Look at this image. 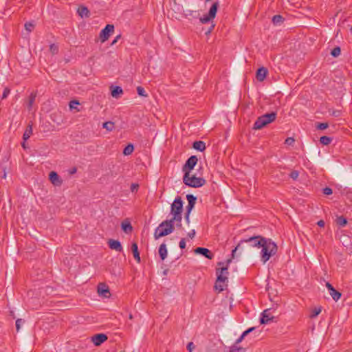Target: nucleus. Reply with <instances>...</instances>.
I'll return each mask as SVG.
<instances>
[{
	"instance_id": "obj_18",
	"label": "nucleus",
	"mask_w": 352,
	"mask_h": 352,
	"mask_svg": "<svg viewBox=\"0 0 352 352\" xmlns=\"http://www.w3.org/2000/svg\"><path fill=\"white\" fill-rule=\"evenodd\" d=\"M267 73H268V71L265 67H260L256 71V79L260 82L263 81L264 79L265 78Z\"/></svg>"
},
{
	"instance_id": "obj_48",
	"label": "nucleus",
	"mask_w": 352,
	"mask_h": 352,
	"mask_svg": "<svg viewBox=\"0 0 352 352\" xmlns=\"http://www.w3.org/2000/svg\"><path fill=\"white\" fill-rule=\"evenodd\" d=\"M138 188H139V185H138V184H135V183H133V184H132L131 185V192H137V191H138Z\"/></svg>"
},
{
	"instance_id": "obj_23",
	"label": "nucleus",
	"mask_w": 352,
	"mask_h": 352,
	"mask_svg": "<svg viewBox=\"0 0 352 352\" xmlns=\"http://www.w3.org/2000/svg\"><path fill=\"white\" fill-rule=\"evenodd\" d=\"M159 255L162 261L167 256V248L165 243H162L159 248Z\"/></svg>"
},
{
	"instance_id": "obj_45",
	"label": "nucleus",
	"mask_w": 352,
	"mask_h": 352,
	"mask_svg": "<svg viewBox=\"0 0 352 352\" xmlns=\"http://www.w3.org/2000/svg\"><path fill=\"white\" fill-rule=\"evenodd\" d=\"M24 321L22 319H17L16 320V331H19L21 327V324L23 323Z\"/></svg>"
},
{
	"instance_id": "obj_59",
	"label": "nucleus",
	"mask_w": 352,
	"mask_h": 352,
	"mask_svg": "<svg viewBox=\"0 0 352 352\" xmlns=\"http://www.w3.org/2000/svg\"><path fill=\"white\" fill-rule=\"evenodd\" d=\"M324 221L323 220H320L318 221L317 225L321 228L324 226Z\"/></svg>"
},
{
	"instance_id": "obj_21",
	"label": "nucleus",
	"mask_w": 352,
	"mask_h": 352,
	"mask_svg": "<svg viewBox=\"0 0 352 352\" xmlns=\"http://www.w3.org/2000/svg\"><path fill=\"white\" fill-rule=\"evenodd\" d=\"M111 94L115 98H118L123 94L122 89L119 86H111Z\"/></svg>"
},
{
	"instance_id": "obj_43",
	"label": "nucleus",
	"mask_w": 352,
	"mask_h": 352,
	"mask_svg": "<svg viewBox=\"0 0 352 352\" xmlns=\"http://www.w3.org/2000/svg\"><path fill=\"white\" fill-rule=\"evenodd\" d=\"M10 93V89L8 87H6L3 90V94H2V99H5L8 97V96Z\"/></svg>"
},
{
	"instance_id": "obj_15",
	"label": "nucleus",
	"mask_w": 352,
	"mask_h": 352,
	"mask_svg": "<svg viewBox=\"0 0 352 352\" xmlns=\"http://www.w3.org/2000/svg\"><path fill=\"white\" fill-rule=\"evenodd\" d=\"M195 253L201 254L208 259H212L214 254L210 250L206 248L198 247L195 250Z\"/></svg>"
},
{
	"instance_id": "obj_63",
	"label": "nucleus",
	"mask_w": 352,
	"mask_h": 352,
	"mask_svg": "<svg viewBox=\"0 0 352 352\" xmlns=\"http://www.w3.org/2000/svg\"><path fill=\"white\" fill-rule=\"evenodd\" d=\"M129 319L132 320L133 319V315L131 314H129Z\"/></svg>"
},
{
	"instance_id": "obj_14",
	"label": "nucleus",
	"mask_w": 352,
	"mask_h": 352,
	"mask_svg": "<svg viewBox=\"0 0 352 352\" xmlns=\"http://www.w3.org/2000/svg\"><path fill=\"white\" fill-rule=\"evenodd\" d=\"M107 336L104 333H98L91 337V341L95 346H100L107 340Z\"/></svg>"
},
{
	"instance_id": "obj_60",
	"label": "nucleus",
	"mask_w": 352,
	"mask_h": 352,
	"mask_svg": "<svg viewBox=\"0 0 352 352\" xmlns=\"http://www.w3.org/2000/svg\"><path fill=\"white\" fill-rule=\"evenodd\" d=\"M232 258H233L232 257L231 258L228 259V260L226 261V263H225V264H224V265H224L225 267H227L228 268L229 265H230V263L232 262Z\"/></svg>"
},
{
	"instance_id": "obj_51",
	"label": "nucleus",
	"mask_w": 352,
	"mask_h": 352,
	"mask_svg": "<svg viewBox=\"0 0 352 352\" xmlns=\"http://www.w3.org/2000/svg\"><path fill=\"white\" fill-rule=\"evenodd\" d=\"M195 349V346H194V344L190 342L187 345V349L190 351V352H192V350Z\"/></svg>"
},
{
	"instance_id": "obj_41",
	"label": "nucleus",
	"mask_w": 352,
	"mask_h": 352,
	"mask_svg": "<svg viewBox=\"0 0 352 352\" xmlns=\"http://www.w3.org/2000/svg\"><path fill=\"white\" fill-rule=\"evenodd\" d=\"M50 51L52 54H56L58 52V47L55 44H51L50 45Z\"/></svg>"
},
{
	"instance_id": "obj_57",
	"label": "nucleus",
	"mask_w": 352,
	"mask_h": 352,
	"mask_svg": "<svg viewBox=\"0 0 352 352\" xmlns=\"http://www.w3.org/2000/svg\"><path fill=\"white\" fill-rule=\"evenodd\" d=\"M326 287H327V289H329V292H331V290H332L334 287L332 286V285L331 283H329V282H327L326 283Z\"/></svg>"
},
{
	"instance_id": "obj_24",
	"label": "nucleus",
	"mask_w": 352,
	"mask_h": 352,
	"mask_svg": "<svg viewBox=\"0 0 352 352\" xmlns=\"http://www.w3.org/2000/svg\"><path fill=\"white\" fill-rule=\"evenodd\" d=\"M192 147L199 151H204L206 149V144L203 141H195L193 142Z\"/></svg>"
},
{
	"instance_id": "obj_9",
	"label": "nucleus",
	"mask_w": 352,
	"mask_h": 352,
	"mask_svg": "<svg viewBox=\"0 0 352 352\" xmlns=\"http://www.w3.org/2000/svg\"><path fill=\"white\" fill-rule=\"evenodd\" d=\"M114 32V25L112 24H107L100 33V39L102 43L105 42L109 39L111 34Z\"/></svg>"
},
{
	"instance_id": "obj_25",
	"label": "nucleus",
	"mask_w": 352,
	"mask_h": 352,
	"mask_svg": "<svg viewBox=\"0 0 352 352\" xmlns=\"http://www.w3.org/2000/svg\"><path fill=\"white\" fill-rule=\"evenodd\" d=\"M78 14L82 18H83V17H89V10L85 6H80L78 9Z\"/></svg>"
},
{
	"instance_id": "obj_50",
	"label": "nucleus",
	"mask_w": 352,
	"mask_h": 352,
	"mask_svg": "<svg viewBox=\"0 0 352 352\" xmlns=\"http://www.w3.org/2000/svg\"><path fill=\"white\" fill-rule=\"evenodd\" d=\"M179 246L181 249H184L186 248V241L185 239H182L179 241Z\"/></svg>"
},
{
	"instance_id": "obj_26",
	"label": "nucleus",
	"mask_w": 352,
	"mask_h": 352,
	"mask_svg": "<svg viewBox=\"0 0 352 352\" xmlns=\"http://www.w3.org/2000/svg\"><path fill=\"white\" fill-rule=\"evenodd\" d=\"M32 134V124H30L27 126V128L23 135V140L24 141H27L30 138Z\"/></svg>"
},
{
	"instance_id": "obj_5",
	"label": "nucleus",
	"mask_w": 352,
	"mask_h": 352,
	"mask_svg": "<svg viewBox=\"0 0 352 352\" xmlns=\"http://www.w3.org/2000/svg\"><path fill=\"white\" fill-rule=\"evenodd\" d=\"M184 202L181 197H177L170 206V214L172 218L170 220H179L182 217Z\"/></svg>"
},
{
	"instance_id": "obj_53",
	"label": "nucleus",
	"mask_w": 352,
	"mask_h": 352,
	"mask_svg": "<svg viewBox=\"0 0 352 352\" xmlns=\"http://www.w3.org/2000/svg\"><path fill=\"white\" fill-rule=\"evenodd\" d=\"M195 234H196L195 230H192L190 232H189L188 233V236L189 238H190L191 239H192L195 237Z\"/></svg>"
},
{
	"instance_id": "obj_52",
	"label": "nucleus",
	"mask_w": 352,
	"mask_h": 352,
	"mask_svg": "<svg viewBox=\"0 0 352 352\" xmlns=\"http://www.w3.org/2000/svg\"><path fill=\"white\" fill-rule=\"evenodd\" d=\"M245 336H246V335H244V333H243L241 336L236 340L234 345L236 346V344L240 343L244 339Z\"/></svg>"
},
{
	"instance_id": "obj_34",
	"label": "nucleus",
	"mask_w": 352,
	"mask_h": 352,
	"mask_svg": "<svg viewBox=\"0 0 352 352\" xmlns=\"http://www.w3.org/2000/svg\"><path fill=\"white\" fill-rule=\"evenodd\" d=\"M321 312V307H315L311 312L309 317L311 318H316Z\"/></svg>"
},
{
	"instance_id": "obj_64",
	"label": "nucleus",
	"mask_w": 352,
	"mask_h": 352,
	"mask_svg": "<svg viewBox=\"0 0 352 352\" xmlns=\"http://www.w3.org/2000/svg\"><path fill=\"white\" fill-rule=\"evenodd\" d=\"M6 177V173H4V174L2 176V178L5 179Z\"/></svg>"
},
{
	"instance_id": "obj_4",
	"label": "nucleus",
	"mask_w": 352,
	"mask_h": 352,
	"mask_svg": "<svg viewBox=\"0 0 352 352\" xmlns=\"http://www.w3.org/2000/svg\"><path fill=\"white\" fill-rule=\"evenodd\" d=\"M276 112H271L268 113H265L264 115H262L259 116L256 120L255 121L253 129L254 130H258L261 129L266 125H267L270 123H272L276 120Z\"/></svg>"
},
{
	"instance_id": "obj_62",
	"label": "nucleus",
	"mask_w": 352,
	"mask_h": 352,
	"mask_svg": "<svg viewBox=\"0 0 352 352\" xmlns=\"http://www.w3.org/2000/svg\"><path fill=\"white\" fill-rule=\"evenodd\" d=\"M214 27V25H212L210 29H208V31L206 32V34L210 33Z\"/></svg>"
},
{
	"instance_id": "obj_20",
	"label": "nucleus",
	"mask_w": 352,
	"mask_h": 352,
	"mask_svg": "<svg viewBox=\"0 0 352 352\" xmlns=\"http://www.w3.org/2000/svg\"><path fill=\"white\" fill-rule=\"evenodd\" d=\"M122 230L126 234L131 233L133 231V226L129 220H124L121 223Z\"/></svg>"
},
{
	"instance_id": "obj_17",
	"label": "nucleus",
	"mask_w": 352,
	"mask_h": 352,
	"mask_svg": "<svg viewBox=\"0 0 352 352\" xmlns=\"http://www.w3.org/2000/svg\"><path fill=\"white\" fill-rule=\"evenodd\" d=\"M186 199L188 201V206H186V212L188 213H190L192 209L195 205L197 197L192 195L189 194L186 195Z\"/></svg>"
},
{
	"instance_id": "obj_49",
	"label": "nucleus",
	"mask_w": 352,
	"mask_h": 352,
	"mask_svg": "<svg viewBox=\"0 0 352 352\" xmlns=\"http://www.w3.org/2000/svg\"><path fill=\"white\" fill-rule=\"evenodd\" d=\"M179 220H174V223H176V226L178 228H182V217H181L180 219H178Z\"/></svg>"
},
{
	"instance_id": "obj_33",
	"label": "nucleus",
	"mask_w": 352,
	"mask_h": 352,
	"mask_svg": "<svg viewBox=\"0 0 352 352\" xmlns=\"http://www.w3.org/2000/svg\"><path fill=\"white\" fill-rule=\"evenodd\" d=\"M332 141V138L328 136H322L320 138V142L323 145H329Z\"/></svg>"
},
{
	"instance_id": "obj_37",
	"label": "nucleus",
	"mask_w": 352,
	"mask_h": 352,
	"mask_svg": "<svg viewBox=\"0 0 352 352\" xmlns=\"http://www.w3.org/2000/svg\"><path fill=\"white\" fill-rule=\"evenodd\" d=\"M36 94L32 93L29 97L28 109H30L32 107L33 103L35 101Z\"/></svg>"
},
{
	"instance_id": "obj_39",
	"label": "nucleus",
	"mask_w": 352,
	"mask_h": 352,
	"mask_svg": "<svg viewBox=\"0 0 352 352\" xmlns=\"http://www.w3.org/2000/svg\"><path fill=\"white\" fill-rule=\"evenodd\" d=\"M34 28V24L32 22H27L25 23V28L28 32H31Z\"/></svg>"
},
{
	"instance_id": "obj_36",
	"label": "nucleus",
	"mask_w": 352,
	"mask_h": 352,
	"mask_svg": "<svg viewBox=\"0 0 352 352\" xmlns=\"http://www.w3.org/2000/svg\"><path fill=\"white\" fill-rule=\"evenodd\" d=\"M245 349L241 346L233 345L231 346L229 352H245Z\"/></svg>"
},
{
	"instance_id": "obj_29",
	"label": "nucleus",
	"mask_w": 352,
	"mask_h": 352,
	"mask_svg": "<svg viewBox=\"0 0 352 352\" xmlns=\"http://www.w3.org/2000/svg\"><path fill=\"white\" fill-rule=\"evenodd\" d=\"M272 21L274 25H280L283 23L284 18L280 14H276L272 17Z\"/></svg>"
},
{
	"instance_id": "obj_7",
	"label": "nucleus",
	"mask_w": 352,
	"mask_h": 352,
	"mask_svg": "<svg viewBox=\"0 0 352 352\" xmlns=\"http://www.w3.org/2000/svg\"><path fill=\"white\" fill-rule=\"evenodd\" d=\"M218 7L219 3L214 2L210 7L208 14L200 18V22L203 24H205L213 19L217 14Z\"/></svg>"
},
{
	"instance_id": "obj_1",
	"label": "nucleus",
	"mask_w": 352,
	"mask_h": 352,
	"mask_svg": "<svg viewBox=\"0 0 352 352\" xmlns=\"http://www.w3.org/2000/svg\"><path fill=\"white\" fill-rule=\"evenodd\" d=\"M224 264V262H219L217 265L220 267L216 269L217 280L214 287L219 292H223L227 287L228 268Z\"/></svg>"
},
{
	"instance_id": "obj_55",
	"label": "nucleus",
	"mask_w": 352,
	"mask_h": 352,
	"mask_svg": "<svg viewBox=\"0 0 352 352\" xmlns=\"http://www.w3.org/2000/svg\"><path fill=\"white\" fill-rule=\"evenodd\" d=\"M255 327H250L249 329H248L247 330H245V331H243L244 333V335H248L250 333H251L252 331H253L254 330Z\"/></svg>"
},
{
	"instance_id": "obj_56",
	"label": "nucleus",
	"mask_w": 352,
	"mask_h": 352,
	"mask_svg": "<svg viewBox=\"0 0 352 352\" xmlns=\"http://www.w3.org/2000/svg\"><path fill=\"white\" fill-rule=\"evenodd\" d=\"M190 213H188L187 212L185 213V220L188 224L190 223Z\"/></svg>"
},
{
	"instance_id": "obj_35",
	"label": "nucleus",
	"mask_w": 352,
	"mask_h": 352,
	"mask_svg": "<svg viewBox=\"0 0 352 352\" xmlns=\"http://www.w3.org/2000/svg\"><path fill=\"white\" fill-rule=\"evenodd\" d=\"M340 52H341V49L340 47L337 46L336 47H334L331 52V55L333 57H338L340 54Z\"/></svg>"
},
{
	"instance_id": "obj_47",
	"label": "nucleus",
	"mask_w": 352,
	"mask_h": 352,
	"mask_svg": "<svg viewBox=\"0 0 352 352\" xmlns=\"http://www.w3.org/2000/svg\"><path fill=\"white\" fill-rule=\"evenodd\" d=\"M294 142H295L294 138H287L285 141V144H286L287 145H292L294 143Z\"/></svg>"
},
{
	"instance_id": "obj_13",
	"label": "nucleus",
	"mask_w": 352,
	"mask_h": 352,
	"mask_svg": "<svg viewBox=\"0 0 352 352\" xmlns=\"http://www.w3.org/2000/svg\"><path fill=\"white\" fill-rule=\"evenodd\" d=\"M275 317L270 313V309H265L261 314L260 319L261 324H267L270 322L274 321Z\"/></svg>"
},
{
	"instance_id": "obj_2",
	"label": "nucleus",
	"mask_w": 352,
	"mask_h": 352,
	"mask_svg": "<svg viewBox=\"0 0 352 352\" xmlns=\"http://www.w3.org/2000/svg\"><path fill=\"white\" fill-rule=\"evenodd\" d=\"M261 244V261L265 263L272 256L276 254L278 247L271 239L264 238Z\"/></svg>"
},
{
	"instance_id": "obj_31",
	"label": "nucleus",
	"mask_w": 352,
	"mask_h": 352,
	"mask_svg": "<svg viewBox=\"0 0 352 352\" xmlns=\"http://www.w3.org/2000/svg\"><path fill=\"white\" fill-rule=\"evenodd\" d=\"M102 127L108 131H112L114 129V123L111 121H107L103 123Z\"/></svg>"
},
{
	"instance_id": "obj_40",
	"label": "nucleus",
	"mask_w": 352,
	"mask_h": 352,
	"mask_svg": "<svg viewBox=\"0 0 352 352\" xmlns=\"http://www.w3.org/2000/svg\"><path fill=\"white\" fill-rule=\"evenodd\" d=\"M328 126H329V124L327 122H321V123L317 124L316 128L318 130H324V129H327Z\"/></svg>"
},
{
	"instance_id": "obj_3",
	"label": "nucleus",
	"mask_w": 352,
	"mask_h": 352,
	"mask_svg": "<svg viewBox=\"0 0 352 352\" xmlns=\"http://www.w3.org/2000/svg\"><path fill=\"white\" fill-rule=\"evenodd\" d=\"M174 230V221L170 219H166L162 221L155 229L154 238L158 239L160 237L166 236L172 233Z\"/></svg>"
},
{
	"instance_id": "obj_11",
	"label": "nucleus",
	"mask_w": 352,
	"mask_h": 352,
	"mask_svg": "<svg viewBox=\"0 0 352 352\" xmlns=\"http://www.w3.org/2000/svg\"><path fill=\"white\" fill-rule=\"evenodd\" d=\"M245 240H241L236 247L232 251V257L234 258L236 253L239 252V254H241L243 252H248V246H246Z\"/></svg>"
},
{
	"instance_id": "obj_16",
	"label": "nucleus",
	"mask_w": 352,
	"mask_h": 352,
	"mask_svg": "<svg viewBox=\"0 0 352 352\" xmlns=\"http://www.w3.org/2000/svg\"><path fill=\"white\" fill-rule=\"evenodd\" d=\"M108 245L111 250H114L117 252H120L123 250L121 243L118 240L109 239L108 241Z\"/></svg>"
},
{
	"instance_id": "obj_42",
	"label": "nucleus",
	"mask_w": 352,
	"mask_h": 352,
	"mask_svg": "<svg viewBox=\"0 0 352 352\" xmlns=\"http://www.w3.org/2000/svg\"><path fill=\"white\" fill-rule=\"evenodd\" d=\"M298 176H299V172L296 170H292L289 174V177L294 180H296L298 179Z\"/></svg>"
},
{
	"instance_id": "obj_10",
	"label": "nucleus",
	"mask_w": 352,
	"mask_h": 352,
	"mask_svg": "<svg viewBox=\"0 0 352 352\" xmlns=\"http://www.w3.org/2000/svg\"><path fill=\"white\" fill-rule=\"evenodd\" d=\"M198 159L197 156L192 155L190 156L186 162L185 164L183 166V171L184 173H190L197 164Z\"/></svg>"
},
{
	"instance_id": "obj_32",
	"label": "nucleus",
	"mask_w": 352,
	"mask_h": 352,
	"mask_svg": "<svg viewBox=\"0 0 352 352\" xmlns=\"http://www.w3.org/2000/svg\"><path fill=\"white\" fill-rule=\"evenodd\" d=\"M134 150V146L132 144H128L123 150V154L124 155H131Z\"/></svg>"
},
{
	"instance_id": "obj_38",
	"label": "nucleus",
	"mask_w": 352,
	"mask_h": 352,
	"mask_svg": "<svg viewBox=\"0 0 352 352\" xmlns=\"http://www.w3.org/2000/svg\"><path fill=\"white\" fill-rule=\"evenodd\" d=\"M137 92H138V95L140 96H143V97H147L148 96V95L146 93L144 89L142 87H141V86H138L137 87Z\"/></svg>"
},
{
	"instance_id": "obj_19",
	"label": "nucleus",
	"mask_w": 352,
	"mask_h": 352,
	"mask_svg": "<svg viewBox=\"0 0 352 352\" xmlns=\"http://www.w3.org/2000/svg\"><path fill=\"white\" fill-rule=\"evenodd\" d=\"M131 251H132L134 258L136 260L137 263H140L141 262V258H140V252L138 250V247L137 243L134 242L132 243Z\"/></svg>"
},
{
	"instance_id": "obj_8",
	"label": "nucleus",
	"mask_w": 352,
	"mask_h": 352,
	"mask_svg": "<svg viewBox=\"0 0 352 352\" xmlns=\"http://www.w3.org/2000/svg\"><path fill=\"white\" fill-rule=\"evenodd\" d=\"M265 237L262 236L258 235L250 237L247 239H244L246 243V246H248V250L251 248H260L261 245H262V242Z\"/></svg>"
},
{
	"instance_id": "obj_12",
	"label": "nucleus",
	"mask_w": 352,
	"mask_h": 352,
	"mask_svg": "<svg viewBox=\"0 0 352 352\" xmlns=\"http://www.w3.org/2000/svg\"><path fill=\"white\" fill-rule=\"evenodd\" d=\"M98 294L99 296L104 297V298H109L111 296L110 291L109 289V287L103 283H100L98 285Z\"/></svg>"
},
{
	"instance_id": "obj_28",
	"label": "nucleus",
	"mask_w": 352,
	"mask_h": 352,
	"mask_svg": "<svg viewBox=\"0 0 352 352\" xmlns=\"http://www.w3.org/2000/svg\"><path fill=\"white\" fill-rule=\"evenodd\" d=\"M80 104V102L77 100H73L69 102V107L70 110L75 109L76 112L80 111V109L78 108V106Z\"/></svg>"
},
{
	"instance_id": "obj_22",
	"label": "nucleus",
	"mask_w": 352,
	"mask_h": 352,
	"mask_svg": "<svg viewBox=\"0 0 352 352\" xmlns=\"http://www.w3.org/2000/svg\"><path fill=\"white\" fill-rule=\"evenodd\" d=\"M49 178H50V182L54 185H60L61 184V181L59 179L58 175L54 171H52L50 173Z\"/></svg>"
},
{
	"instance_id": "obj_61",
	"label": "nucleus",
	"mask_w": 352,
	"mask_h": 352,
	"mask_svg": "<svg viewBox=\"0 0 352 352\" xmlns=\"http://www.w3.org/2000/svg\"><path fill=\"white\" fill-rule=\"evenodd\" d=\"M21 146L23 148H26V145H25V141L23 140V142L21 143Z\"/></svg>"
},
{
	"instance_id": "obj_27",
	"label": "nucleus",
	"mask_w": 352,
	"mask_h": 352,
	"mask_svg": "<svg viewBox=\"0 0 352 352\" xmlns=\"http://www.w3.org/2000/svg\"><path fill=\"white\" fill-rule=\"evenodd\" d=\"M329 294L332 297V298L336 302L341 298L342 296L341 293L337 291L335 288L331 290Z\"/></svg>"
},
{
	"instance_id": "obj_58",
	"label": "nucleus",
	"mask_w": 352,
	"mask_h": 352,
	"mask_svg": "<svg viewBox=\"0 0 352 352\" xmlns=\"http://www.w3.org/2000/svg\"><path fill=\"white\" fill-rule=\"evenodd\" d=\"M76 171H77V168L76 167H73L72 168H71L69 170L70 175L75 174L76 173Z\"/></svg>"
},
{
	"instance_id": "obj_44",
	"label": "nucleus",
	"mask_w": 352,
	"mask_h": 352,
	"mask_svg": "<svg viewBox=\"0 0 352 352\" xmlns=\"http://www.w3.org/2000/svg\"><path fill=\"white\" fill-rule=\"evenodd\" d=\"M199 14L196 11L188 10L186 16H192L193 18H197Z\"/></svg>"
},
{
	"instance_id": "obj_30",
	"label": "nucleus",
	"mask_w": 352,
	"mask_h": 352,
	"mask_svg": "<svg viewBox=\"0 0 352 352\" xmlns=\"http://www.w3.org/2000/svg\"><path fill=\"white\" fill-rule=\"evenodd\" d=\"M336 223L341 227H344L346 225L347 220L344 217L340 216L336 219Z\"/></svg>"
},
{
	"instance_id": "obj_54",
	"label": "nucleus",
	"mask_w": 352,
	"mask_h": 352,
	"mask_svg": "<svg viewBox=\"0 0 352 352\" xmlns=\"http://www.w3.org/2000/svg\"><path fill=\"white\" fill-rule=\"evenodd\" d=\"M120 38H121V34L116 36V38L112 41L111 45H115Z\"/></svg>"
},
{
	"instance_id": "obj_46",
	"label": "nucleus",
	"mask_w": 352,
	"mask_h": 352,
	"mask_svg": "<svg viewBox=\"0 0 352 352\" xmlns=\"http://www.w3.org/2000/svg\"><path fill=\"white\" fill-rule=\"evenodd\" d=\"M332 192H333V191L331 188L326 187V188H323V193L326 195H330L332 194Z\"/></svg>"
},
{
	"instance_id": "obj_6",
	"label": "nucleus",
	"mask_w": 352,
	"mask_h": 352,
	"mask_svg": "<svg viewBox=\"0 0 352 352\" xmlns=\"http://www.w3.org/2000/svg\"><path fill=\"white\" fill-rule=\"evenodd\" d=\"M183 182L188 186L199 188L206 184V180L201 177H197L195 175H190V173L186 172L184 173Z\"/></svg>"
}]
</instances>
